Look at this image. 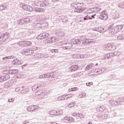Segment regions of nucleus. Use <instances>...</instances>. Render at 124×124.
<instances>
[{"mask_svg":"<svg viewBox=\"0 0 124 124\" xmlns=\"http://www.w3.org/2000/svg\"><path fill=\"white\" fill-rule=\"evenodd\" d=\"M115 29H116V31L117 32H119V31H121V30H123L124 29V25H119L115 27Z\"/></svg>","mask_w":124,"mask_h":124,"instance_id":"20","label":"nucleus"},{"mask_svg":"<svg viewBox=\"0 0 124 124\" xmlns=\"http://www.w3.org/2000/svg\"><path fill=\"white\" fill-rule=\"evenodd\" d=\"M17 45L20 47L25 46V41H22L18 43Z\"/></svg>","mask_w":124,"mask_h":124,"instance_id":"32","label":"nucleus"},{"mask_svg":"<svg viewBox=\"0 0 124 124\" xmlns=\"http://www.w3.org/2000/svg\"><path fill=\"white\" fill-rule=\"evenodd\" d=\"M80 19L79 20H78V24H79V25L82 24V23H83V22H84V21H89V20H92V18H91V17H90V16H82L81 17H80Z\"/></svg>","mask_w":124,"mask_h":124,"instance_id":"7","label":"nucleus"},{"mask_svg":"<svg viewBox=\"0 0 124 124\" xmlns=\"http://www.w3.org/2000/svg\"><path fill=\"white\" fill-rule=\"evenodd\" d=\"M36 11L37 12H43V11H44V9L42 8H38L36 9Z\"/></svg>","mask_w":124,"mask_h":124,"instance_id":"49","label":"nucleus"},{"mask_svg":"<svg viewBox=\"0 0 124 124\" xmlns=\"http://www.w3.org/2000/svg\"><path fill=\"white\" fill-rule=\"evenodd\" d=\"M111 57H113V54L112 53L108 54L105 56L104 60H107V59H110Z\"/></svg>","mask_w":124,"mask_h":124,"instance_id":"28","label":"nucleus"},{"mask_svg":"<svg viewBox=\"0 0 124 124\" xmlns=\"http://www.w3.org/2000/svg\"><path fill=\"white\" fill-rule=\"evenodd\" d=\"M19 91H20V87H17L15 89V92H16V93H18Z\"/></svg>","mask_w":124,"mask_h":124,"instance_id":"54","label":"nucleus"},{"mask_svg":"<svg viewBox=\"0 0 124 124\" xmlns=\"http://www.w3.org/2000/svg\"><path fill=\"white\" fill-rule=\"evenodd\" d=\"M17 24L19 26H21V25L25 24V22H24L23 19H20L17 21Z\"/></svg>","mask_w":124,"mask_h":124,"instance_id":"41","label":"nucleus"},{"mask_svg":"<svg viewBox=\"0 0 124 124\" xmlns=\"http://www.w3.org/2000/svg\"><path fill=\"white\" fill-rule=\"evenodd\" d=\"M99 19H101V20H107L108 19V16L105 11H103L100 15Z\"/></svg>","mask_w":124,"mask_h":124,"instance_id":"13","label":"nucleus"},{"mask_svg":"<svg viewBox=\"0 0 124 124\" xmlns=\"http://www.w3.org/2000/svg\"><path fill=\"white\" fill-rule=\"evenodd\" d=\"M102 119H106L107 118V115L104 114L101 116Z\"/></svg>","mask_w":124,"mask_h":124,"instance_id":"53","label":"nucleus"},{"mask_svg":"<svg viewBox=\"0 0 124 124\" xmlns=\"http://www.w3.org/2000/svg\"><path fill=\"white\" fill-rule=\"evenodd\" d=\"M112 54V57H119L121 55V53L120 52H116Z\"/></svg>","mask_w":124,"mask_h":124,"instance_id":"35","label":"nucleus"},{"mask_svg":"<svg viewBox=\"0 0 124 124\" xmlns=\"http://www.w3.org/2000/svg\"><path fill=\"white\" fill-rule=\"evenodd\" d=\"M21 7L23 8L25 10H27V11H32L33 9L31 6L28 5H25L24 4H22L20 5Z\"/></svg>","mask_w":124,"mask_h":124,"instance_id":"9","label":"nucleus"},{"mask_svg":"<svg viewBox=\"0 0 124 124\" xmlns=\"http://www.w3.org/2000/svg\"><path fill=\"white\" fill-rule=\"evenodd\" d=\"M72 116L77 118V120H78V118L80 119V120H82V119H84V118H85V115L82 113H74L72 114Z\"/></svg>","mask_w":124,"mask_h":124,"instance_id":"11","label":"nucleus"},{"mask_svg":"<svg viewBox=\"0 0 124 124\" xmlns=\"http://www.w3.org/2000/svg\"><path fill=\"white\" fill-rule=\"evenodd\" d=\"M109 103H110V104H111V105H114V101H113V100L109 101Z\"/></svg>","mask_w":124,"mask_h":124,"instance_id":"60","label":"nucleus"},{"mask_svg":"<svg viewBox=\"0 0 124 124\" xmlns=\"http://www.w3.org/2000/svg\"><path fill=\"white\" fill-rule=\"evenodd\" d=\"M56 34L59 36H63L64 35V32L62 31V30H59L56 31Z\"/></svg>","mask_w":124,"mask_h":124,"instance_id":"22","label":"nucleus"},{"mask_svg":"<svg viewBox=\"0 0 124 124\" xmlns=\"http://www.w3.org/2000/svg\"><path fill=\"white\" fill-rule=\"evenodd\" d=\"M6 8H7V5H0V10L1 11H2V10H4V9H6Z\"/></svg>","mask_w":124,"mask_h":124,"instance_id":"31","label":"nucleus"},{"mask_svg":"<svg viewBox=\"0 0 124 124\" xmlns=\"http://www.w3.org/2000/svg\"><path fill=\"white\" fill-rule=\"evenodd\" d=\"M23 20V23H24V24H28V23H30L31 21L30 20V18H25Z\"/></svg>","mask_w":124,"mask_h":124,"instance_id":"39","label":"nucleus"},{"mask_svg":"<svg viewBox=\"0 0 124 124\" xmlns=\"http://www.w3.org/2000/svg\"><path fill=\"white\" fill-rule=\"evenodd\" d=\"M49 36V33H43L42 34H40L38 36V39H40V40H42V39H44L45 38H47Z\"/></svg>","mask_w":124,"mask_h":124,"instance_id":"12","label":"nucleus"},{"mask_svg":"<svg viewBox=\"0 0 124 124\" xmlns=\"http://www.w3.org/2000/svg\"><path fill=\"white\" fill-rule=\"evenodd\" d=\"M54 76H55V73H47L40 75L39 78L40 79H47L46 81L48 82V81H51L50 78H54Z\"/></svg>","mask_w":124,"mask_h":124,"instance_id":"3","label":"nucleus"},{"mask_svg":"<svg viewBox=\"0 0 124 124\" xmlns=\"http://www.w3.org/2000/svg\"><path fill=\"white\" fill-rule=\"evenodd\" d=\"M56 40H57V38H56L55 37H52L51 39L49 38L46 39V41L47 44L53 43V42H55Z\"/></svg>","mask_w":124,"mask_h":124,"instance_id":"16","label":"nucleus"},{"mask_svg":"<svg viewBox=\"0 0 124 124\" xmlns=\"http://www.w3.org/2000/svg\"><path fill=\"white\" fill-rule=\"evenodd\" d=\"M100 109H103V110H105V107L101 106L100 107L97 108L96 110L97 112H100Z\"/></svg>","mask_w":124,"mask_h":124,"instance_id":"37","label":"nucleus"},{"mask_svg":"<svg viewBox=\"0 0 124 124\" xmlns=\"http://www.w3.org/2000/svg\"><path fill=\"white\" fill-rule=\"evenodd\" d=\"M61 19L63 23H66V22H68V19H67V17H66L65 16L61 17Z\"/></svg>","mask_w":124,"mask_h":124,"instance_id":"34","label":"nucleus"},{"mask_svg":"<svg viewBox=\"0 0 124 124\" xmlns=\"http://www.w3.org/2000/svg\"><path fill=\"white\" fill-rule=\"evenodd\" d=\"M118 104H119V103L118 102L114 101L113 105H118Z\"/></svg>","mask_w":124,"mask_h":124,"instance_id":"61","label":"nucleus"},{"mask_svg":"<svg viewBox=\"0 0 124 124\" xmlns=\"http://www.w3.org/2000/svg\"><path fill=\"white\" fill-rule=\"evenodd\" d=\"M105 48L108 51H114L117 49V47L114 43H108L105 46Z\"/></svg>","mask_w":124,"mask_h":124,"instance_id":"5","label":"nucleus"},{"mask_svg":"<svg viewBox=\"0 0 124 124\" xmlns=\"http://www.w3.org/2000/svg\"><path fill=\"white\" fill-rule=\"evenodd\" d=\"M23 61L21 59H16L12 62V64L14 65H19L22 64Z\"/></svg>","mask_w":124,"mask_h":124,"instance_id":"15","label":"nucleus"},{"mask_svg":"<svg viewBox=\"0 0 124 124\" xmlns=\"http://www.w3.org/2000/svg\"><path fill=\"white\" fill-rule=\"evenodd\" d=\"M44 4L45 5H46V6L49 5L50 3L49 2V0H45L44 1Z\"/></svg>","mask_w":124,"mask_h":124,"instance_id":"45","label":"nucleus"},{"mask_svg":"<svg viewBox=\"0 0 124 124\" xmlns=\"http://www.w3.org/2000/svg\"><path fill=\"white\" fill-rule=\"evenodd\" d=\"M69 69L71 72H74V71H76V70L78 69V66L76 65H72L69 68Z\"/></svg>","mask_w":124,"mask_h":124,"instance_id":"18","label":"nucleus"},{"mask_svg":"<svg viewBox=\"0 0 124 124\" xmlns=\"http://www.w3.org/2000/svg\"><path fill=\"white\" fill-rule=\"evenodd\" d=\"M39 109V107L37 105L30 106L27 108L26 110L30 113H33Z\"/></svg>","mask_w":124,"mask_h":124,"instance_id":"4","label":"nucleus"},{"mask_svg":"<svg viewBox=\"0 0 124 124\" xmlns=\"http://www.w3.org/2000/svg\"><path fill=\"white\" fill-rule=\"evenodd\" d=\"M93 66V64L91 63L89 64L85 68V70H90V69H92V68Z\"/></svg>","mask_w":124,"mask_h":124,"instance_id":"27","label":"nucleus"},{"mask_svg":"<svg viewBox=\"0 0 124 124\" xmlns=\"http://www.w3.org/2000/svg\"><path fill=\"white\" fill-rule=\"evenodd\" d=\"M118 7L120 8H124V2H121L118 5Z\"/></svg>","mask_w":124,"mask_h":124,"instance_id":"46","label":"nucleus"},{"mask_svg":"<svg viewBox=\"0 0 124 124\" xmlns=\"http://www.w3.org/2000/svg\"><path fill=\"white\" fill-rule=\"evenodd\" d=\"M6 73L7 74H11L12 75H14V74H16L18 73V70L14 69V70H10L6 71Z\"/></svg>","mask_w":124,"mask_h":124,"instance_id":"17","label":"nucleus"},{"mask_svg":"<svg viewBox=\"0 0 124 124\" xmlns=\"http://www.w3.org/2000/svg\"><path fill=\"white\" fill-rule=\"evenodd\" d=\"M16 78H17V79H21V78H22V75L19 74L17 75Z\"/></svg>","mask_w":124,"mask_h":124,"instance_id":"52","label":"nucleus"},{"mask_svg":"<svg viewBox=\"0 0 124 124\" xmlns=\"http://www.w3.org/2000/svg\"><path fill=\"white\" fill-rule=\"evenodd\" d=\"M62 47L65 50H69V49H71V47H72V44L71 43L63 44L62 45Z\"/></svg>","mask_w":124,"mask_h":124,"instance_id":"14","label":"nucleus"},{"mask_svg":"<svg viewBox=\"0 0 124 124\" xmlns=\"http://www.w3.org/2000/svg\"><path fill=\"white\" fill-rule=\"evenodd\" d=\"M49 114L51 116H55L56 114H58V111H56L55 110H51L49 112Z\"/></svg>","mask_w":124,"mask_h":124,"instance_id":"33","label":"nucleus"},{"mask_svg":"<svg viewBox=\"0 0 124 124\" xmlns=\"http://www.w3.org/2000/svg\"><path fill=\"white\" fill-rule=\"evenodd\" d=\"M65 96H66V99H68V98H70L71 97H73V96H74V94H68Z\"/></svg>","mask_w":124,"mask_h":124,"instance_id":"40","label":"nucleus"},{"mask_svg":"<svg viewBox=\"0 0 124 124\" xmlns=\"http://www.w3.org/2000/svg\"><path fill=\"white\" fill-rule=\"evenodd\" d=\"M64 99H66V96L64 95L58 98V100H64Z\"/></svg>","mask_w":124,"mask_h":124,"instance_id":"36","label":"nucleus"},{"mask_svg":"<svg viewBox=\"0 0 124 124\" xmlns=\"http://www.w3.org/2000/svg\"><path fill=\"white\" fill-rule=\"evenodd\" d=\"M2 81H3L2 76H0V82H2Z\"/></svg>","mask_w":124,"mask_h":124,"instance_id":"64","label":"nucleus"},{"mask_svg":"<svg viewBox=\"0 0 124 124\" xmlns=\"http://www.w3.org/2000/svg\"><path fill=\"white\" fill-rule=\"evenodd\" d=\"M74 106H75V103L74 102H72L68 105L69 108H72V107H74Z\"/></svg>","mask_w":124,"mask_h":124,"instance_id":"42","label":"nucleus"},{"mask_svg":"<svg viewBox=\"0 0 124 124\" xmlns=\"http://www.w3.org/2000/svg\"><path fill=\"white\" fill-rule=\"evenodd\" d=\"M79 57H80V59H83V58H85V55H84V54H80L79 55Z\"/></svg>","mask_w":124,"mask_h":124,"instance_id":"58","label":"nucleus"},{"mask_svg":"<svg viewBox=\"0 0 124 124\" xmlns=\"http://www.w3.org/2000/svg\"><path fill=\"white\" fill-rule=\"evenodd\" d=\"M12 101H14V98H11L8 99L9 102H12Z\"/></svg>","mask_w":124,"mask_h":124,"instance_id":"57","label":"nucleus"},{"mask_svg":"<svg viewBox=\"0 0 124 124\" xmlns=\"http://www.w3.org/2000/svg\"><path fill=\"white\" fill-rule=\"evenodd\" d=\"M8 37H10V35L8 32L3 33L2 35H0V41H1L4 40V41H5Z\"/></svg>","mask_w":124,"mask_h":124,"instance_id":"8","label":"nucleus"},{"mask_svg":"<svg viewBox=\"0 0 124 124\" xmlns=\"http://www.w3.org/2000/svg\"><path fill=\"white\" fill-rule=\"evenodd\" d=\"M71 5L73 6V7H74L75 12H77L78 13H81L85 10V7H84L83 3H73L71 4Z\"/></svg>","mask_w":124,"mask_h":124,"instance_id":"2","label":"nucleus"},{"mask_svg":"<svg viewBox=\"0 0 124 124\" xmlns=\"http://www.w3.org/2000/svg\"><path fill=\"white\" fill-rule=\"evenodd\" d=\"M44 58H46L47 59V58H49V55L47 54H45Z\"/></svg>","mask_w":124,"mask_h":124,"instance_id":"63","label":"nucleus"},{"mask_svg":"<svg viewBox=\"0 0 124 124\" xmlns=\"http://www.w3.org/2000/svg\"><path fill=\"white\" fill-rule=\"evenodd\" d=\"M96 71L97 73H99V74H100V73H101V71L99 70V68L96 69Z\"/></svg>","mask_w":124,"mask_h":124,"instance_id":"59","label":"nucleus"},{"mask_svg":"<svg viewBox=\"0 0 124 124\" xmlns=\"http://www.w3.org/2000/svg\"><path fill=\"white\" fill-rule=\"evenodd\" d=\"M24 44L27 46H31V43L30 41H24Z\"/></svg>","mask_w":124,"mask_h":124,"instance_id":"44","label":"nucleus"},{"mask_svg":"<svg viewBox=\"0 0 124 124\" xmlns=\"http://www.w3.org/2000/svg\"><path fill=\"white\" fill-rule=\"evenodd\" d=\"M117 40H123L124 39V34H120L117 37Z\"/></svg>","mask_w":124,"mask_h":124,"instance_id":"29","label":"nucleus"},{"mask_svg":"<svg viewBox=\"0 0 124 124\" xmlns=\"http://www.w3.org/2000/svg\"><path fill=\"white\" fill-rule=\"evenodd\" d=\"M41 25L40 23H37L36 25V28H38V27H40Z\"/></svg>","mask_w":124,"mask_h":124,"instance_id":"62","label":"nucleus"},{"mask_svg":"<svg viewBox=\"0 0 124 124\" xmlns=\"http://www.w3.org/2000/svg\"><path fill=\"white\" fill-rule=\"evenodd\" d=\"M93 12H94V10H93V8H89L87 10V13L90 14V13H93Z\"/></svg>","mask_w":124,"mask_h":124,"instance_id":"43","label":"nucleus"},{"mask_svg":"<svg viewBox=\"0 0 124 124\" xmlns=\"http://www.w3.org/2000/svg\"><path fill=\"white\" fill-rule=\"evenodd\" d=\"M108 30L109 31V33H110V34H115V33H117V32H118L117 29H116V27H114L113 25H110L108 27Z\"/></svg>","mask_w":124,"mask_h":124,"instance_id":"6","label":"nucleus"},{"mask_svg":"<svg viewBox=\"0 0 124 124\" xmlns=\"http://www.w3.org/2000/svg\"><path fill=\"white\" fill-rule=\"evenodd\" d=\"M42 93V92L41 91H38L36 93V95H40Z\"/></svg>","mask_w":124,"mask_h":124,"instance_id":"51","label":"nucleus"},{"mask_svg":"<svg viewBox=\"0 0 124 124\" xmlns=\"http://www.w3.org/2000/svg\"><path fill=\"white\" fill-rule=\"evenodd\" d=\"M92 85H93V82H88V83H86V85L87 86H91Z\"/></svg>","mask_w":124,"mask_h":124,"instance_id":"56","label":"nucleus"},{"mask_svg":"<svg viewBox=\"0 0 124 124\" xmlns=\"http://www.w3.org/2000/svg\"><path fill=\"white\" fill-rule=\"evenodd\" d=\"M33 53H34V51L33 50L28 48L24 51L23 54H24L25 56H31V55H32Z\"/></svg>","mask_w":124,"mask_h":124,"instance_id":"10","label":"nucleus"},{"mask_svg":"<svg viewBox=\"0 0 124 124\" xmlns=\"http://www.w3.org/2000/svg\"><path fill=\"white\" fill-rule=\"evenodd\" d=\"M120 100L119 102H124V97H122L121 99H119Z\"/></svg>","mask_w":124,"mask_h":124,"instance_id":"55","label":"nucleus"},{"mask_svg":"<svg viewBox=\"0 0 124 124\" xmlns=\"http://www.w3.org/2000/svg\"><path fill=\"white\" fill-rule=\"evenodd\" d=\"M53 23H59L60 22V17H55Z\"/></svg>","mask_w":124,"mask_h":124,"instance_id":"38","label":"nucleus"},{"mask_svg":"<svg viewBox=\"0 0 124 124\" xmlns=\"http://www.w3.org/2000/svg\"><path fill=\"white\" fill-rule=\"evenodd\" d=\"M15 57L14 56H10L6 57H3L2 58V61H4V62H6L7 60H12V59H14Z\"/></svg>","mask_w":124,"mask_h":124,"instance_id":"21","label":"nucleus"},{"mask_svg":"<svg viewBox=\"0 0 124 124\" xmlns=\"http://www.w3.org/2000/svg\"><path fill=\"white\" fill-rule=\"evenodd\" d=\"M79 120H75L73 117L71 116H69V122L71 123L72 122H74V123H78L79 122Z\"/></svg>","mask_w":124,"mask_h":124,"instance_id":"23","label":"nucleus"},{"mask_svg":"<svg viewBox=\"0 0 124 124\" xmlns=\"http://www.w3.org/2000/svg\"><path fill=\"white\" fill-rule=\"evenodd\" d=\"M64 120L66 123H68V122H69V116H66L64 117Z\"/></svg>","mask_w":124,"mask_h":124,"instance_id":"48","label":"nucleus"},{"mask_svg":"<svg viewBox=\"0 0 124 124\" xmlns=\"http://www.w3.org/2000/svg\"><path fill=\"white\" fill-rule=\"evenodd\" d=\"M3 81H6V80H8L9 78H10V76H9V74H7L5 76H2Z\"/></svg>","mask_w":124,"mask_h":124,"instance_id":"26","label":"nucleus"},{"mask_svg":"<svg viewBox=\"0 0 124 124\" xmlns=\"http://www.w3.org/2000/svg\"><path fill=\"white\" fill-rule=\"evenodd\" d=\"M27 93H28V90L27 89L22 90L20 92V93H22V94H26Z\"/></svg>","mask_w":124,"mask_h":124,"instance_id":"47","label":"nucleus"},{"mask_svg":"<svg viewBox=\"0 0 124 124\" xmlns=\"http://www.w3.org/2000/svg\"><path fill=\"white\" fill-rule=\"evenodd\" d=\"M35 59H42L43 55L41 53L36 54L34 56Z\"/></svg>","mask_w":124,"mask_h":124,"instance_id":"25","label":"nucleus"},{"mask_svg":"<svg viewBox=\"0 0 124 124\" xmlns=\"http://www.w3.org/2000/svg\"><path fill=\"white\" fill-rule=\"evenodd\" d=\"M99 70L101 71V73H103L105 71V69L104 68H99Z\"/></svg>","mask_w":124,"mask_h":124,"instance_id":"50","label":"nucleus"},{"mask_svg":"<svg viewBox=\"0 0 124 124\" xmlns=\"http://www.w3.org/2000/svg\"><path fill=\"white\" fill-rule=\"evenodd\" d=\"M41 88V84L40 83H36L32 87V90H37V89H39Z\"/></svg>","mask_w":124,"mask_h":124,"instance_id":"19","label":"nucleus"},{"mask_svg":"<svg viewBox=\"0 0 124 124\" xmlns=\"http://www.w3.org/2000/svg\"><path fill=\"white\" fill-rule=\"evenodd\" d=\"M93 31H98V32H100V33H103V31L101 30V27L93 28Z\"/></svg>","mask_w":124,"mask_h":124,"instance_id":"24","label":"nucleus"},{"mask_svg":"<svg viewBox=\"0 0 124 124\" xmlns=\"http://www.w3.org/2000/svg\"><path fill=\"white\" fill-rule=\"evenodd\" d=\"M91 42H92V41H90V40L86 39L85 36H80L78 39L77 38L73 39V43L74 44H80V43H82V44L86 45V44L91 43Z\"/></svg>","mask_w":124,"mask_h":124,"instance_id":"1","label":"nucleus"},{"mask_svg":"<svg viewBox=\"0 0 124 124\" xmlns=\"http://www.w3.org/2000/svg\"><path fill=\"white\" fill-rule=\"evenodd\" d=\"M78 98H85L86 97V93H81L78 96Z\"/></svg>","mask_w":124,"mask_h":124,"instance_id":"30","label":"nucleus"}]
</instances>
